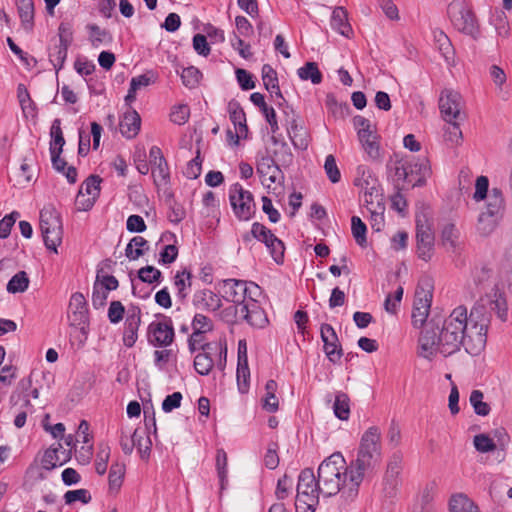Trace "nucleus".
Wrapping results in <instances>:
<instances>
[{"label": "nucleus", "instance_id": "nucleus-54", "mask_svg": "<svg viewBox=\"0 0 512 512\" xmlns=\"http://www.w3.org/2000/svg\"><path fill=\"white\" fill-rule=\"evenodd\" d=\"M490 76L497 87V93L502 98L506 99L508 92L504 88V84L506 83V74L503 69L497 65H492L490 67Z\"/></svg>", "mask_w": 512, "mask_h": 512}, {"label": "nucleus", "instance_id": "nucleus-8", "mask_svg": "<svg viewBox=\"0 0 512 512\" xmlns=\"http://www.w3.org/2000/svg\"><path fill=\"white\" fill-rule=\"evenodd\" d=\"M228 196L233 213L238 220L248 221L253 217L256 204L249 190L239 183H234L229 188Z\"/></svg>", "mask_w": 512, "mask_h": 512}, {"label": "nucleus", "instance_id": "nucleus-37", "mask_svg": "<svg viewBox=\"0 0 512 512\" xmlns=\"http://www.w3.org/2000/svg\"><path fill=\"white\" fill-rule=\"evenodd\" d=\"M216 471L220 483V496L228 485V457L223 449L216 452Z\"/></svg>", "mask_w": 512, "mask_h": 512}, {"label": "nucleus", "instance_id": "nucleus-1", "mask_svg": "<svg viewBox=\"0 0 512 512\" xmlns=\"http://www.w3.org/2000/svg\"><path fill=\"white\" fill-rule=\"evenodd\" d=\"M381 462V432L378 427L371 426L361 436L356 459L346 468L349 477V483L345 487L347 494L357 496L364 478L374 474Z\"/></svg>", "mask_w": 512, "mask_h": 512}, {"label": "nucleus", "instance_id": "nucleus-21", "mask_svg": "<svg viewBox=\"0 0 512 512\" xmlns=\"http://www.w3.org/2000/svg\"><path fill=\"white\" fill-rule=\"evenodd\" d=\"M68 317L71 326L80 327L84 329L87 323V306L83 294H72L69 302Z\"/></svg>", "mask_w": 512, "mask_h": 512}, {"label": "nucleus", "instance_id": "nucleus-51", "mask_svg": "<svg viewBox=\"0 0 512 512\" xmlns=\"http://www.w3.org/2000/svg\"><path fill=\"white\" fill-rule=\"evenodd\" d=\"M60 120L55 119L51 126V137L52 141L50 143V153L54 154L55 152H62V148L65 144V140L63 137V133L60 127Z\"/></svg>", "mask_w": 512, "mask_h": 512}, {"label": "nucleus", "instance_id": "nucleus-48", "mask_svg": "<svg viewBox=\"0 0 512 512\" xmlns=\"http://www.w3.org/2000/svg\"><path fill=\"white\" fill-rule=\"evenodd\" d=\"M147 249V241L141 236L133 237L125 249V254L130 260H137Z\"/></svg>", "mask_w": 512, "mask_h": 512}, {"label": "nucleus", "instance_id": "nucleus-27", "mask_svg": "<svg viewBox=\"0 0 512 512\" xmlns=\"http://www.w3.org/2000/svg\"><path fill=\"white\" fill-rule=\"evenodd\" d=\"M228 112L230 116V120L235 126L236 131V141L235 143H238V139L241 137H246L247 135V125H246V117L243 109L241 108L240 104L235 101H231L228 104Z\"/></svg>", "mask_w": 512, "mask_h": 512}, {"label": "nucleus", "instance_id": "nucleus-50", "mask_svg": "<svg viewBox=\"0 0 512 512\" xmlns=\"http://www.w3.org/2000/svg\"><path fill=\"white\" fill-rule=\"evenodd\" d=\"M364 152L367 155V158L373 162H381L383 158V153L379 144V137H375L372 139L365 140L360 142Z\"/></svg>", "mask_w": 512, "mask_h": 512}, {"label": "nucleus", "instance_id": "nucleus-19", "mask_svg": "<svg viewBox=\"0 0 512 512\" xmlns=\"http://www.w3.org/2000/svg\"><path fill=\"white\" fill-rule=\"evenodd\" d=\"M320 332L326 356L331 362H338L342 357V349L334 328L329 324H323Z\"/></svg>", "mask_w": 512, "mask_h": 512}, {"label": "nucleus", "instance_id": "nucleus-25", "mask_svg": "<svg viewBox=\"0 0 512 512\" xmlns=\"http://www.w3.org/2000/svg\"><path fill=\"white\" fill-rule=\"evenodd\" d=\"M141 128V118L137 111L129 109L124 113L120 121V132L121 134L132 139L136 137Z\"/></svg>", "mask_w": 512, "mask_h": 512}, {"label": "nucleus", "instance_id": "nucleus-11", "mask_svg": "<svg viewBox=\"0 0 512 512\" xmlns=\"http://www.w3.org/2000/svg\"><path fill=\"white\" fill-rule=\"evenodd\" d=\"M354 185L363 192V200L365 203H374L375 200H383L379 181L367 166L359 165L357 167Z\"/></svg>", "mask_w": 512, "mask_h": 512}, {"label": "nucleus", "instance_id": "nucleus-47", "mask_svg": "<svg viewBox=\"0 0 512 512\" xmlns=\"http://www.w3.org/2000/svg\"><path fill=\"white\" fill-rule=\"evenodd\" d=\"M410 174L418 176L416 182L412 184L413 186L423 184L431 174L429 161L426 158H421L414 164H410Z\"/></svg>", "mask_w": 512, "mask_h": 512}, {"label": "nucleus", "instance_id": "nucleus-29", "mask_svg": "<svg viewBox=\"0 0 512 512\" xmlns=\"http://www.w3.org/2000/svg\"><path fill=\"white\" fill-rule=\"evenodd\" d=\"M236 376L240 392L245 393L248 390L250 378L247 351L245 349L244 351H241V348L239 349Z\"/></svg>", "mask_w": 512, "mask_h": 512}, {"label": "nucleus", "instance_id": "nucleus-23", "mask_svg": "<svg viewBox=\"0 0 512 512\" xmlns=\"http://www.w3.org/2000/svg\"><path fill=\"white\" fill-rule=\"evenodd\" d=\"M193 304L199 310L215 312L222 306V301L218 294L204 289L194 294Z\"/></svg>", "mask_w": 512, "mask_h": 512}, {"label": "nucleus", "instance_id": "nucleus-3", "mask_svg": "<svg viewBox=\"0 0 512 512\" xmlns=\"http://www.w3.org/2000/svg\"><path fill=\"white\" fill-rule=\"evenodd\" d=\"M319 481L311 469H304L298 478L296 512H315L319 503Z\"/></svg>", "mask_w": 512, "mask_h": 512}, {"label": "nucleus", "instance_id": "nucleus-45", "mask_svg": "<svg viewBox=\"0 0 512 512\" xmlns=\"http://www.w3.org/2000/svg\"><path fill=\"white\" fill-rule=\"evenodd\" d=\"M350 399L344 392H337L333 404V411L340 420H347L350 415Z\"/></svg>", "mask_w": 512, "mask_h": 512}, {"label": "nucleus", "instance_id": "nucleus-39", "mask_svg": "<svg viewBox=\"0 0 512 512\" xmlns=\"http://www.w3.org/2000/svg\"><path fill=\"white\" fill-rule=\"evenodd\" d=\"M86 29L88 31L89 41L95 48H99L101 45L108 44L112 41L109 32L96 24H88Z\"/></svg>", "mask_w": 512, "mask_h": 512}, {"label": "nucleus", "instance_id": "nucleus-53", "mask_svg": "<svg viewBox=\"0 0 512 512\" xmlns=\"http://www.w3.org/2000/svg\"><path fill=\"white\" fill-rule=\"evenodd\" d=\"M351 230L352 235L356 241V243L361 247H366L367 239H366V225L362 222V220L358 216H353L351 219Z\"/></svg>", "mask_w": 512, "mask_h": 512}, {"label": "nucleus", "instance_id": "nucleus-31", "mask_svg": "<svg viewBox=\"0 0 512 512\" xmlns=\"http://www.w3.org/2000/svg\"><path fill=\"white\" fill-rule=\"evenodd\" d=\"M11 401L15 404L22 403L20 406V410L16 414L14 419V425L17 428H22L26 423L28 415H32V413L34 412L33 405L31 404L28 395H12Z\"/></svg>", "mask_w": 512, "mask_h": 512}, {"label": "nucleus", "instance_id": "nucleus-4", "mask_svg": "<svg viewBox=\"0 0 512 512\" xmlns=\"http://www.w3.org/2000/svg\"><path fill=\"white\" fill-rule=\"evenodd\" d=\"M119 444L125 455H131L136 448L141 459L147 460L150 456L152 442L143 428H135L129 423H122Z\"/></svg>", "mask_w": 512, "mask_h": 512}, {"label": "nucleus", "instance_id": "nucleus-34", "mask_svg": "<svg viewBox=\"0 0 512 512\" xmlns=\"http://www.w3.org/2000/svg\"><path fill=\"white\" fill-rule=\"evenodd\" d=\"M450 512H480L478 506L465 494H455L449 501Z\"/></svg>", "mask_w": 512, "mask_h": 512}, {"label": "nucleus", "instance_id": "nucleus-24", "mask_svg": "<svg viewBox=\"0 0 512 512\" xmlns=\"http://www.w3.org/2000/svg\"><path fill=\"white\" fill-rule=\"evenodd\" d=\"M483 201L484 205L480 211L503 218L505 211V200L503 193L499 188L490 189L487 198H485Z\"/></svg>", "mask_w": 512, "mask_h": 512}, {"label": "nucleus", "instance_id": "nucleus-40", "mask_svg": "<svg viewBox=\"0 0 512 512\" xmlns=\"http://www.w3.org/2000/svg\"><path fill=\"white\" fill-rule=\"evenodd\" d=\"M353 124L357 130L359 142H363L378 136L370 121L362 116L354 117Z\"/></svg>", "mask_w": 512, "mask_h": 512}, {"label": "nucleus", "instance_id": "nucleus-60", "mask_svg": "<svg viewBox=\"0 0 512 512\" xmlns=\"http://www.w3.org/2000/svg\"><path fill=\"white\" fill-rule=\"evenodd\" d=\"M190 117V109L185 104H179L174 107H172L171 113H170V120L177 124V125H183L185 124Z\"/></svg>", "mask_w": 512, "mask_h": 512}, {"label": "nucleus", "instance_id": "nucleus-52", "mask_svg": "<svg viewBox=\"0 0 512 512\" xmlns=\"http://www.w3.org/2000/svg\"><path fill=\"white\" fill-rule=\"evenodd\" d=\"M272 139L276 146L273 152L275 160L282 165H289L293 159L289 146L285 142L278 141L275 137H272Z\"/></svg>", "mask_w": 512, "mask_h": 512}, {"label": "nucleus", "instance_id": "nucleus-30", "mask_svg": "<svg viewBox=\"0 0 512 512\" xmlns=\"http://www.w3.org/2000/svg\"><path fill=\"white\" fill-rule=\"evenodd\" d=\"M331 27L345 37H350L352 34V28L348 22V13L343 7H336L333 10Z\"/></svg>", "mask_w": 512, "mask_h": 512}, {"label": "nucleus", "instance_id": "nucleus-58", "mask_svg": "<svg viewBox=\"0 0 512 512\" xmlns=\"http://www.w3.org/2000/svg\"><path fill=\"white\" fill-rule=\"evenodd\" d=\"M68 47L66 45L58 44L52 48L49 53V58L54 68L58 71L63 67L67 57Z\"/></svg>", "mask_w": 512, "mask_h": 512}, {"label": "nucleus", "instance_id": "nucleus-55", "mask_svg": "<svg viewBox=\"0 0 512 512\" xmlns=\"http://www.w3.org/2000/svg\"><path fill=\"white\" fill-rule=\"evenodd\" d=\"M388 167L391 169L394 168L395 176L398 178V180L412 182V180H409V177L411 176L410 164L408 165L407 162H404L402 159H400L398 155L394 156V160H390Z\"/></svg>", "mask_w": 512, "mask_h": 512}, {"label": "nucleus", "instance_id": "nucleus-26", "mask_svg": "<svg viewBox=\"0 0 512 512\" xmlns=\"http://www.w3.org/2000/svg\"><path fill=\"white\" fill-rule=\"evenodd\" d=\"M440 241L447 251L455 253L461 249L460 231L452 223H447L443 226Z\"/></svg>", "mask_w": 512, "mask_h": 512}, {"label": "nucleus", "instance_id": "nucleus-61", "mask_svg": "<svg viewBox=\"0 0 512 512\" xmlns=\"http://www.w3.org/2000/svg\"><path fill=\"white\" fill-rule=\"evenodd\" d=\"M324 170L326 172L327 177L332 183H338L341 179L340 170L336 164L335 157L333 155H328L325 159Z\"/></svg>", "mask_w": 512, "mask_h": 512}, {"label": "nucleus", "instance_id": "nucleus-43", "mask_svg": "<svg viewBox=\"0 0 512 512\" xmlns=\"http://www.w3.org/2000/svg\"><path fill=\"white\" fill-rule=\"evenodd\" d=\"M125 464L115 462L111 465L109 471V489L113 492H118L122 486L123 479L125 476Z\"/></svg>", "mask_w": 512, "mask_h": 512}, {"label": "nucleus", "instance_id": "nucleus-18", "mask_svg": "<svg viewBox=\"0 0 512 512\" xmlns=\"http://www.w3.org/2000/svg\"><path fill=\"white\" fill-rule=\"evenodd\" d=\"M432 295L424 289H417L412 310V323L421 327L426 322L431 306Z\"/></svg>", "mask_w": 512, "mask_h": 512}, {"label": "nucleus", "instance_id": "nucleus-28", "mask_svg": "<svg viewBox=\"0 0 512 512\" xmlns=\"http://www.w3.org/2000/svg\"><path fill=\"white\" fill-rule=\"evenodd\" d=\"M287 132L295 148L305 150L308 147V133L298 119L292 118L289 121Z\"/></svg>", "mask_w": 512, "mask_h": 512}, {"label": "nucleus", "instance_id": "nucleus-2", "mask_svg": "<svg viewBox=\"0 0 512 512\" xmlns=\"http://www.w3.org/2000/svg\"><path fill=\"white\" fill-rule=\"evenodd\" d=\"M346 461L340 453L332 454L318 468L319 490L326 497L341 493L347 501H353L357 496H349L345 491L349 483L346 474Z\"/></svg>", "mask_w": 512, "mask_h": 512}, {"label": "nucleus", "instance_id": "nucleus-13", "mask_svg": "<svg viewBox=\"0 0 512 512\" xmlns=\"http://www.w3.org/2000/svg\"><path fill=\"white\" fill-rule=\"evenodd\" d=\"M149 162L155 186L158 189L166 188L170 181V172L167 161L159 147H151L149 151Z\"/></svg>", "mask_w": 512, "mask_h": 512}, {"label": "nucleus", "instance_id": "nucleus-57", "mask_svg": "<svg viewBox=\"0 0 512 512\" xmlns=\"http://www.w3.org/2000/svg\"><path fill=\"white\" fill-rule=\"evenodd\" d=\"M111 449L107 444H101L96 455L95 469L99 475H104L107 470V464L110 459Z\"/></svg>", "mask_w": 512, "mask_h": 512}, {"label": "nucleus", "instance_id": "nucleus-35", "mask_svg": "<svg viewBox=\"0 0 512 512\" xmlns=\"http://www.w3.org/2000/svg\"><path fill=\"white\" fill-rule=\"evenodd\" d=\"M261 73L264 87L270 92L271 96L275 95L278 98H283L276 71L269 64H265L262 67Z\"/></svg>", "mask_w": 512, "mask_h": 512}, {"label": "nucleus", "instance_id": "nucleus-6", "mask_svg": "<svg viewBox=\"0 0 512 512\" xmlns=\"http://www.w3.org/2000/svg\"><path fill=\"white\" fill-rule=\"evenodd\" d=\"M221 289L225 299L235 304L236 313H238L239 306L247 303V300L262 295V290L256 283L243 280L226 279L223 281Z\"/></svg>", "mask_w": 512, "mask_h": 512}, {"label": "nucleus", "instance_id": "nucleus-16", "mask_svg": "<svg viewBox=\"0 0 512 512\" xmlns=\"http://www.w3.org/2000/svg\"><path fill=\"white\" fill-rule=\"evenodd\" d=\"M149 341L155 346H168L174 339V329L170 319L153 321L148 327Z\"/></svg>", "mask_w": 512, "mask_h": 512}, {"label": "nucleus", "instance_id": "nucleus-46", "mask_svg": "<svg viewBox=\"0 0 512 512\" xmlns=\"http://www.w3.org/2000/svg\"><path fill=\"white\" fill-rule=\"evenodd\" d=\"M277 383L269 380L265 385V396L263 398V408L268 412H275L278 409L279 401L275 393L277 391Z\"/></svg>", "mask_w": 512, "mask_h": 512}, {"label": "nucleus", "instance_id": "nucleus-63", "mask_svg": "<svg viewBox=\"0 0 512 512\" xmlns=\"http://www.w3.org/2000/svg\"><path fill=\"white\" fill-rule=\"evenodd\" d=\"M474 447L481 453H487L496 449L494 441L486 434H478L473 440Z\"/></svg>", "mask_w": 512, "mask_h": 512}, {"label": "nucleus", "instance_id": "nucleus-9", "mask_svg": "<svg viewBox=\"0 0 512 512\" xmlns=\"http://www.w3.org/2000/svg\"><path fill=\"white\" fill-rule=\"evenodd\" d=\"M453 25L461 32L473 35L476 32V19L470 5L465 0H453L447 8Z\"/></svg>", "mask_w": 512, "mask_h": 512}, {"label": "nucleus", "instance_id": "nucleus-36", "mask_svg": "<svg viewBox=\"0 0 512 512\" xmlns=\"http://www.w3.org/2000/svg\"><path fill=\"white\" fill-rule=\"evenodd\" d=\"M370 212V223L373 230L379 232L384 227L385 206L383 200L374 201V203H365Z\"/></svg>", "mask_w": 512, "mask_h": 512}, {"label": "nucleus", "instance_id": "nucleus-33", "mask_svg": "<svg viewBox=\"0 0 512 512\" xmlns=\"http://www.w3.org/2000/svg\"><path fill=\"white\" fill-rule=\"evenodd\" d=\"M17 98L19 100L24 117L27 119H35L37 115L36 106L24 84L18 85Z\"/></svg>", "mask_w": 512, "mask_h": 512}, {"label": "nucleus", "instance_id": "nucleus-38", "mask_svg": "<svg viewBox=\"0 0 512 512\" xmlns=\"http://www.w3.org/2000/svg\"><path fill=\"white\" fill-rule=\"evenodd\" d=\"M19 17L25 30L30 31L33 27L34 5L32 0H16Z\"/></svg>", "mask_w": 512, "mask_h": 512}, {"label": "nucleus", "instance_id": "nucleus-49", "mask_svg": "<svg viewBox=\"0 0 512 512\" xmlns=\"http://www.w3.org/2000/svg\"><path fill=\"white\" fill-rule=\"evenodd\" d=\"M140 324V316H131L126 323L123 342L126 347H132L137 340V330Z\"/></svg>", "mask_w": 512, "mask_h": 512}, {"label": "nucleus", "instance_id": "nucleus-44", "mask_svg": "<svg viewBox=\"0 0 512 512\" xmlns=\"http://www.w3.org/2000/svg\"><path fill=\"white\" fill-rule=\"evenodd\" d=\"M29 277L25 271L17 272L7 283L6 290L8 293H23L29 287Z\"/></svg>", "mask_w": 512, "mask_h": 512}, {"label": "nucleus", "instance_id": "nucleus-56", "mask_svg": "<svg viewBox=\"0 0 512 512\" xmlns=\"http://www.w3.org/2000/svg\"><path fill=\"white\" fill-rule=\"evenodd\" d=\"M484 395L480 390H473L470 394V404L475 413L480 416H487L490 412L489 405L483 401Z\"/></svg>", "mask_w": 512, "mask_h": 512}, {"label": "nucleus", "instance_id": "nucleus-7", "mask_svg": "<svg viewBox=\"0 0 512 512\" xmlns=\"http://www.w3.org/2000/svg\"><path fill=\"white\" fill-rule=\"evenodd\" d=\"M435 236L433 223L425 213L416 215V253L419 259L428 262L434 255Z\"/></svg>", "mask_w": 512, "mask_h": 512}, {"label": "nucleus", "instance_id": "nucleus-41", "mask_svg": "<svg viewBox=\"0 0 512 512\" xmlns=\"http://www.w3.org/2000/svg\"><path fill=\"white\" fill-rule=\"evenodd\" d=\"M191 277L192 276L190 271L187 270L177 272L174 277V287L176 289V296L181 300H184L188 295V290L192 285Z\"/></svg>", "mask_w": 512, "mask_h": 512}, {"label": "nucleus", "instance_id": "nucleus-62", "mask_svg": "<svg viewBox=\"0 0 512 512\" xmlns=\"http://www.w3.org/2000/svg\"><path fill=\"white\" fill-rule=\"evenodd\" d=\"M66 504H73L77 501L87 504L91 500V495L86 489L70 490L64 494Z\"/></svg>", "mask_w": 512, "mask_h": 512}, {"label": "nucleus", "instance_id": "nucleus-10", "mask_svg": "<svg viewBox=\"0 0 512 512\" xmlns=\"http://www.w3.org/2000/svg\"><path fill=\"white\" fill-rule=\"evenodd\" d=\"M465 102L461 94L452 89H445L439 97V109L445 122L464 121Z\"/></svg>", "mask_w": 512, "mask_h": 512}, {"label": "nucleus", "instance_id": "nucleus-17", "mask_svg": "<svg viewBox=\"0 0 512 512\" xmlns=\"http://www.w3.org/2000/svg\"><path fill=\"white\" fill-rule=\"evenodd\" d=\"M61 448V444H58L57 447H50L47 449L43 457L41 459V467L36 464H32L26 471V475L36 478V479H44L45 475L43 470L50 471L57 466L63 465V462L60 461L58 456V451Z\"/></svg>", "mask_w": 512, "mask_h": 512}, {"label": "nucleus", "instance_id": "nucleus-15", "mask_svg": "<svg viewBox=\"0 0 512 512\" xmlns=\"http://www.w3.org/2000/svg\"><path fill=\"white\" fill-rule=\"evenodd\" d=\"M260 297H253L247 303L239 306L237 314H240L246 322L254 328H264L268 324V318L264 309L259 304Z\"/></svg>", "mask_w": 512, "mask_h": 512}, {"label": "nucleus", "instance_id": "nucleus-32", "mask_svg": "<svg viewBox=\"0 0 512 512\" xmlns=\"http://www.w3.org/2000/svg\"><path fill=\"white\" fill-rule=\"evenodd\" d=\"M502 218L480 211L476 223V231L481 236L491 235L500 224Z\"/></svg>", "mask_w": 512, "mask_h": 512}, {"label": "nucleus", "instance_id": "nucleus-64", "mask_svg": "<svg viewBox=\"0 0 512 512\" xmlns=\"http://www.w3.org/2000/svg\"><path fill=\"white\" fill-rule=\"evenodd\" d=\"M489 180L486 176H479L475 182V192L473 194V199L476 202L482 201L487 198L489 194Z\"/></svg>", "mask_w": 512, "mask_h": 512}, {"label": "nucleus", "instance_id": "nucleus-5", "mask_svg": "<svg viewBox=\"0 0 512 512\" xmlns=\"http://www.w3.org/2000/svg\"><path fill=\"white\" fill-rule=\"evenodd\" d=\"M40 229L46 248L58 253L63 231L60 214L54 205L47 204L40 211Z\"/></svg>", "mask_w": 512, "mask_h": 512}, {"label": "nucleus", "instance_id": "nucleus-59", "mask_svg": "<svg viewBox=\"0 0 512 512\" xmlns=\"http://www.w3.org/2000/svg\"><path fill=\"white\" fill-rule=\"evenodd\" d=\"M433 36L440 53L448 60L452 55V44L450 39L441 30L434 31Z\"/></svg>", "mask_w": 512, "mask_h": 512}, {"label": "nucleus", "instance_id": "nucleus-42", "mask_svg": "<svg viewBox=\"0 0 512 512\" xmlns=\"http://www.w3.org/2000/svg\"><path fill=\"white\" fill-rule=\"evenodd\" d=\"M297 74L301 80H310L314 85L320 84L322 81V73L315 62L305 63L304 66L297 70Z\"/></svg>", "mask_w": 512, "mask_h": 512}, {"label": "nucleus", "instance_id": "nucleus-12", "mask_svg": "<svg viewBox=\"0 0 512 512\" xmlns=\"http://www.w3.org/2000/svg\"><path fill=\"white\" fill-rule=\"evenodd\" d=\"M251 234L265 244L276 263L283 261L284 244L267 227L256 222L252 225Z\"/></svg>", "mask_w": 512, "mask_h": 512}, {"label": "nucleus", "instance_id": "nucleus-22", "mask_svg": "<svg viewBox=\"0 0 512 512\" xmlns=\"http://www.w3.org/2000/svg\"><path fill=\"white\" fill-rule=\"evenodd\" d=\"M213 351L214 352L219 351L220 359L223 356L224 361L226 360V348H223L220 345H207L205 347V351L198 353L194 359L195 370L200 375H208L210 373V371L212 370L214 361L211 357V353Z\"/></svg>", "mask_w": 512, "mask_h": 512}, {"label": "nucleus", "instance_id": "nucleus-20", "mask_svg": "<svg viewBox=\"0 0 512 512\" xmlns=\"http://www.w3.org/2000/svg\"><path fill=\"white\" fill-rule=\"evenodd\" d=\"M257 172L267 189H274L273 186L280 184L283 179L281 170L272 158H263L257 165Z\"/></svg>", "mask_w": 512, "mask_h": 512}, {"label": "nucleus", "instance_id": "nucleus-14", "mask_svg": "<svg viewBox=\"0 0 512 512\" xmlns=\"http://www.w3.org/2000/svg\"><path fill=\"white\" fill-rule=\"evenodd\" d=\"M101 179L98 176L88 177L81 185L76 196V206L81 211H87L94 205L100 194Z\"/></svg>", "mask_w": 512, "mask_h": 512}]
</instances>
